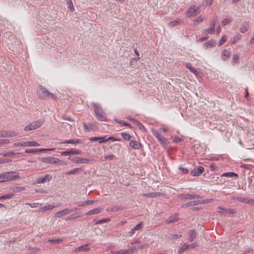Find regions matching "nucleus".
I'll use <instances>...</instances> for the list:
<instances>
[{
    "label": "nucleus",
    "instance_id": "1",
    "mask_svg": "<svg viewBox=\"0 0 254 254\" xmlns=\"http://www.w3.org/2000/svg\"><path fill=\"white\" fill-rule=\"evenodd\" d=\"M91 105L94 108V111L97 120L100 121H106V114L101 108V106L99 104L94 102L92 103Z\"/></svg>",
    "mask_w": 254,
    "mask_h": 254
},
{
    "label": "nucleus",
    "instance_id": "2",
    "mask_svg": "<svg viewBox=\"0 0 254 254\" xmlns=\"http://www.w3.org/2000/svg\"><path fill=\"white\" fill-rule=\"evenodd\" d=\"M39 87L40 92H38L37 95L40 99H45L48 97H51L53 99H56V96L50 93L45 87L41 85Z\"/></svg>",
    "mask_w": 254,
    "mask_h": 254
},
{
    "label": "nucleus",
    "instance_id": "3",
    "mask_svg": "<svg viewBox=\"0 0 254 254\" xmlns=\"http://www.w3.org/2000/svg\"><path fill=\"white\" fill-rule=\"evenodd\" d=\"M44 123V121L42 119H39L36 121H34L27 125L24 128L26 131L36 129L40 127Z\"/></svg>",
    "mask_w": 254,
    "mask_h": 254
},
{
    "label": "nucleus",
    "instance_id": "4",
    "mask_svg": "<svg viewBox=\"0 0 254 254\" xmlns=\"http://www.w3.org/2000/svg\"><path fill=\"white\" fill-rule=\"evenodd\" d=\"M40 146V144L37 142L31 141H21L14 143L13 144V146L14 147H18V146Z\"/></svg>",
    "mask_w": 254,
    "mask_h": 254
},
{
    "label": "nucleus",
    "instance_id": "5",
    "mask_svg": "<svg viewBox=\"0 0 254 254\" xmlns=\"http://www.w3.org/2000/svg\"><path fill=\"white\" fill-rule=\"evenodd\" d=\"M152 132L153 135L157 139L158 141H159L163 146L168 144L167 139L164 136L161 135V133L158 130L152 129Z\"/></svg>",
    "mask_w": 254,
    "mask_h": 254
},
{
    "label": "nucleus",
    "instance_id": "6",
    "mask_svg": "<svg viewBox=\"0 0 254 254\" xmlns=\"http://www.w3.org/2000/svg\"><path fill=\"white\" fill-rule=\"evenodd\" d=\"M68 159L70 160L72 162L75 164H86L89 163L90 162H94V159H89L87 158H81L79 157H75L71 158L70 157Z\"/></svg>",
    "mask_w": 254,
    "mask_h": 254
},
{
    "label": "nucleus",
    "instance_id": "7",
    "mask_svg": "<svg viewBox=\"0 0 254 254\" xmlns=\"http://www.w3.org/2000/svg\"><path fill=\"white\" fill-rule=\"evenodd\" d=\"M5 181H13L19 179L20 176L19 173L17 172L10 171L5 173Z\"/></svg>",
    "mask_w": 254,
    "mask_h": 254
},
{
    "label": "nucleus",
    "instance_id": "8",
    "mask_svg": "<svg viewBox=\"0 0 254 254\" xmlns=\"http://www.w3.org/2000/svg\"><path fill=\"white\" fill-rule=\"evenodd\" d=\"M42 162L47 164H56L61 162L59 159L53 157H41L38 159Z\"/></svg>",
    "mask_w": 254,
    "mask_h": 254
},
{
    "label": "nucleus",
    "instance_id": "9",
    "mask_svg": "<svg viewBox=\"0 0 254 254\" xmlns=\"http://www.w3.org/2000/svg\"><path fill=\"white\" fill-rule=\"evenodd\" d=\"M208 202V200L207 199L202 200H193V201H190L189 202L183 204L182 205V207L185 208V207H190V206H195V205H197L199 204L206 203Z\"/></svg>",
    "mask_w": 254,
    "mask_h": 254
},
{
    "label": "nucleus",
    "instance_id": "10",
    "mask_svg": "<svg viewBox=\"0 0 254 254\" xmlns=\"http://www.w3.org/2000/svg\"><path fill=\"white\" fill-rule=\"evenodd\" d=\"M218 209L219 210L217 211V212L221 214H233L236 213V211L234 209H228L223 208L221 206L218 207Z\"/></svg>",
    "mask_w": 254,
    "mask_h": 254
},
{
    "label": "nucleus",
    "instance_id": "11",
    "mask_svg": "<svg viewBox=\"0 0 254 254\" xmlns=\"http://www.w3.org/2000/svg\"><path fill=\"white\" fill-rule=\"evenodd\" d=\"M73 211V209L65 208L60 211L57 212L55 214V217L60 218L63 216L69 214L70 212Z\"/></svg>",
    "mask_w": 254,
    "mask_h": 254
},
{
    "label": "nucleus",
    "instance_id": "12",
    "mask_svg": "<svg viewBox=\"0 0 254 254\" xmlns=\"http://www.w3.org/2000/svg\"><path fill=\"white\" fill-rule=\"evenodd\" d=\"M204 171V168L201 166L197 167V169H194L190 172V175L192 176H198L201 174Z\"/></svg>",
    "mask_w": 254,
    "mask_h": 254
},
{
    "label": "nucleus",
    "instance_id": "13",
    "mask_svg": "<svg viewBox=\"0 0 254 254\" xmlns=\"http://www.w3.org/2000/svg\"><path fill=\"white\" fill-rule=\"evenodd\" d=\"M52 180V177L50 175L47 174L44 178H39L36 179V183L37 184H44L49 182Z\"/></svg>",
    "mask_w": 254,
    "mask_h": 254
},
{
    "label": "nucleus",
    "instance_id": "14",
    "mask_svg": "<svg viewBox=\"0 0 254 254\" xmlns=\"http://www.w3.org/2000/svg\"><path fill=\"white\" fill-rule=\"evenodd\" d=\"M197 12V9H195V7L193 5H190L187 11H186V16L190 17V16L194 15L195 13Z\"/></svg>",
    "mask_w": 254,
    "mask_h": 254
},
{
    "label": "nucleus",
    "instance_id": "15",
    "mask_svg": "<svg viewBox=\"0 0 254 254\" xmlns=\"http://www.w3.org/2000/svg\"><path fill=\"white\" fill-rule=\"evenodd\" d=\"M90 250V248L88 247V244H85L81 245L75 249L74 251V253H78L80 251H89Z\"/></svg>",
    "mask_w": 254,
    "mask_h": 254
},
{
    "label": "nucleus",
    "instance_id": "16",
    "mask_svg": "<svg viewBox=\"0 0 254 254\" xmlns=\"http://www.w3.org/2000/svg\"><path fill=\"white\" fill-rule=\"evenodd\" d=\"M91 141H98L99 143L106 142V136L92 137L89 138Z\"/></svg>",
    "mask_w": 254,
    "mask_h": 254
},
{
    "label": "nucleus",
    "instance_id": "17",
    "mask_svg": "<svg viewBox=\"0 0 254 254\" xmlns=\"http://www.w3.org/2000/svg\"><path fill=\"white\" fill-rule=\"evenodd\" d=\"M81 213L80 212H76L72 214H71L70 216H69L66 219V221L67 220H73L75 219H77L78 218H79L81 216Z\"/></svg>",
    "mask_w": 254,
    "mask_h": 254
},
{
    "label": "nucleus",
    "instance_id": "18",
    "mask_svg": "<svg viewBox=\"0 0 254 254\" xmlns=\"http://www.w3.org/2000/svg\"><path fill=\"white\" fill-rule=\"evenodd\" d=\"M129 145L130 147H131V148H132L133 149H139L142 146V145L141 143H140L139 142H138L137 141H133V140H131L129 142Z\"/></svg>",
    "mask_w": 254,
    "mask_h": 254
},
{
    "label": "nucleus",
    "instance_id": "19",
    "mask_svg": "<svg viewBox=\"0 0 254 254\" xmlns=\"http://www.w3.org/2000/svg\"><path fill=\"white\" fill-rule=\"evenodd\" d=\"M103 209L101 208H94L93 209H92V210L88 211L86 213V215H91L98 214L100 212H101L103 210Z\"/></svg>",
    "mask_w": 254,
    "mask_h": 254
},
{
    "label": "nucleus",
    "instance_id": "20",
    "mask_svg": "<svg viewBox=\"0 0 254 254\" xmlns=\"http://www.w3.org/2000/svg\"><path fill=\"white\" fill-rule=\"evenodd\" d=\"M200 197V196L199 195L196 194H186L184 195V198L185 199H196Z\"/></svg>",
    "mask_w": 254,
    "mask_h": 254
},
{
    "label": "nucleus",
    "instance_id": "21",
    "mask_svg": "<svg viewBox=\"0 0 254 254\" xmlns=\"http://www.w3.org/2000/svg\"><path fill=\"white\" fill-rule=\"evenodd\" d=\"M196 237V233L194 230H192L190 232L189 241L190 242L193 241Z\"/></svg>",
    "mask_w": 254,
    "mask_h": 254
},
{
    "label": "nucleus",
    "instance_id": "22",
    "mask_svg": "<svg viewBox=\"0 0 254 254\" xmlns=\"http://www.w3.org/2000/svg\"><path fill=\"white\" fill-rule=\"evenodd\" d=\"M230 56V52L227 50H224L222 52V59L223 61L227 60Z\"/></svg>",
    "mask_w": 254,
    "mask_h": 254
},
{
    "label": "nucleus",
    "instance_id": "23",
    "mask_svg": "<svg viewBox=\"0 0 254 254\" xmlns=\"http://www.w3.org/2000/svg\"><path fill=\"white\" fill-rule=\"evenodd\" d=\"M160 194V192H151L148 193H144L142 194V196H145L146 197H156L159 196Z\"/></svg>",
    "mask_w": 254,
    "mask_h": 254
},
{
    "label": "nucleus",
    "instance_id": "24",
    "mask_svg": "<svg viewBox=\"0 0 254 254\" xmlns=\"http://www.w3.org/2000/svg\"><path fill=\"white\" fill-rule=\"evenodd\" d=\"M249 27V25L248 23H244V24H243L241 25V26L240 28V32L242 33H244L246 32L248 30Z\"/></svg>",
    "mask_w": 254,
    "mask_h": 254
},
{
    "label": "nucleus",
    "instance_id": "25",
    "mask_svg": "<svg viewBox=\"0 0 254 254\" xmlns=\"http://www.w3.org/2000/svg\"><path fill=\"white\" fill-rule=\"evenodd\" d=\"M179 219L178 214H175L174 216H170L167 220L168 223H173L177 221Z\"/></svg>",
    "mask_w": 254,
    "mask_h": 254
},
{
    "label": "nucleus",
    "instance_id": "26",
    "mask_svg": "<svg viewBox=\"0 0 254 254\" xmlns=\"http://www.w3.org/2000/svg\"><path fill=\"white\" fill-rule=\"evenodd\" d=\"M56 206L54 205L50 204L48 205H46L43 207H41L40 208L39 211H45L48 210H51L54 208H55Z\"/></svg>",
    "mask_w": 254,
    "mask_h": 254
},
{
    "label": "nucleus",
    "instance_id": "27",
    "mask_svg": "<svg viewBox=\"0 0 254 254\" xmlns=\"http://www.w3.org/2000/svg\"><path fill=\"white\" fill-rule=\"evenodd\" d=\"M21 154V153H15L13 151H10L6 153H4L2 154V156L3 157H12L15 155L19 156V155Z\"/></svg>",
    "mask_w": 254,
    "mask_h": 254
},
{
    "label": "nucleus",
    "instance_id": "28",
    "mask_svg": "<svg viewBox=\"0 0 254 254\" xmlns=\"http://www.w3.org/2000/svg\"><path fill=\"white\" fill-rule=\"evenodd\" d=\"M83 170L82 168H77L73 169V170H71L70 171L67 172L66 173V174L67 175H73L75 174H77L79 173L80 172L82 171Z\"/></svg>",
    "mask_w": 254,
    "mask_h": 254
},
{
    "label": "nucleus",
    "instance_id": "29",
    "mask_svg": "<svg viewBox=\"0 0 254 254\" xmlns=\"http://www.w3.org/2000/svg\"><path fill=\"white\" fill-rule=\"evenodd\" d=\"M247 198L238 197V196H232L231 197V199L234 200H237L244 203H247Z\"/></svg>",
    "mask_w": 254,
    "mask_h": 254
},
{
    "label": "nucleus",
    "instance_id": "30",
    "mask_svg": "<svg viewBox=\"0 0 254 254\" xmlns=\"http://www.w3.org/2000/svg\"><path fill=\"white\" fill-rule=\"evenodd\" d=\"M63 143H69V144H79L81 143L80 140L78 139H69L66 140L62 142Z\"/></svg>",
    "mask_w": 254,
    "mask_h": 254
},
{
    "label": "nucleus",
    "instance_id": "31",
    "mask_svg": "<svg viewBox=\"0 0 254 254\" xmlns=\"http://www.w3.org/2000/svg\"><path fill=\"white\" fill-rule=\"evenodd\" d=\"M186 67L187 68L189 69L190 72H191L192 73H194L196 75L198 73V72L197 71V70H196L194 68H193L191 64L190 63H188L186 64Z\"/></svg>",
    "mask_w": 254,
    "mask_h": 254
},
{
    "label": "nucleus",
    "instance_id": "32",
    "mask_svg": "<svg viewBox=\"0 0 254 254\" xmlns=\"http://www.w3.org/2000/svg\"><path fill=\"white\" fill-rule=\"evenodd\" d=\"M129 251L127 250H121L118 251H111V253L112 254H129Z\"/></svg>",
    "mask_w": 254,
    "mask_h": 254
},
{
    "label": "nucleus",
    "instance_id": "33",
    "mask_svg": "<svg viewBox=\"0 0 254 254\" xmlns=\"http://www.w3.org/2000/svg\"><path fill=\"white\" fill-rule=\"evenodd\" d=\"M95 201H96V200H86L85 201H83V202H81L79 203L78 204V206H84L87 205H90L91 204H93Z\"/></svg>",
    "mask_w": 254,
    "mask_h": 254
},
{
    "label": "nucleus",
    "instance_id": "34",
    "mask_svg": "<svg viewBox=\"0 0 254 254\" xmlns=\"http://www.w3.org/2000/svg\"><path fill=\"white\" fill-rule=\"evenodd\" d=\"M204 19V17L201 16V15H200V16L197 17L195 19H194L193 23L195 25H197L198 23L202 22Z\"/></svg>",
    "mask_w": 254,
    "mask_h": 254
},
{
    "label": "nucleus",
    "instance_id": "35",
    "mask_svg": "<svg viewBox=\"0 0 254 254\" xmlns=\"http://www.w3.org/2000/svg\"><path fill=\"white\" fill-rule=\"evenodd\" d=\"M28 250L30 251L29 253H26V254H35V253L40 251V249L38 248H32L29 247Z\"/></svg>",
    "mask_w": 254,
    "mask_h": 254
},
{
    "label": "nucleus",
    "instance_id": "36",
    "mask_svg": "<svg viewBox=\"0 0 254 254\" xmlns=\"http://www.w3.org/2000/svg\"><path fill=\"white\" fill-rule=\"evenodd\" d=\"M181 19H177L173 21H171L168 24L169 26L173 27L175 26L178 25L181 22Z\"/></svg>",
    "mask_w": 254,
    "mask_h": 254
},
{
    "label": "nucleus",
    "instance_id": "37",
    "mask_svg": "<svg viewBox=\"0 0 254 254\" xmlns=\"http://www.w3.org/2000/svg\"><path fill=\"white\" fill-rule=\"evenodd\" d=\"M231 21H232V19H231V18L229 17V18H225V19L222 20L221 21V24L223 26H225L226 25L230 23Z\"/></svg>",
    "mask_w": 254,
    "mask_h": 254
},
{
    "label": "nucleus",
    "instance_id": "38",
    "mask_svg": "<svg viewBox=\"0 0 254 254\" xmlns=\"http://www.w3.org/2000/svg\"><path fill=\"white\" fill-rule=\"evenodd\" d=\"M215 44V41L214 40L211 39L205 43L206 47H213Z\"/></svg>",
    "mask_w": 254,
    "mask_h": 254
},
{
    "label": "nucleus",
    "instance_id": "39",
    "mask_svg": "<svg viewBox=\"0 0 254 254\" xmlns=\"http://www.w3.org/2000/svg\"><path fill=\"white\" fill-rule=\"evenodd\" d=\"M222 176H225V177L232 178L234 176H238V175L234 173L228 172V173H223V175H222Z\"/></svg>",
    "mask_w": 254,
    "mask_h": 254
},
{
    "label": "nucleus",
    "instance_id": "40",
    "mask_svg": "<svg viewBox=\"0 0 254 254\" xmlns=\"http://www.w3.org/2000/svg\"><path fill=\"white\" fill-rule=\"evenodd\" d=\"M239 56L238 54H234L233 56L232 62L233 64L234 65L235 64H237L239 62Z\"/></svg>",
    "mask_w": 254,
    "mask_h": 254
},
{
    "label": "nucleus",
    "instance_id": "41",
    "mask_svg": "<svg viewBox=\"0 0 254 254\" xmlns=\"http://www.w3.org/2000/svg\"><path fill=\"white\" fill-rule=\"evenodd\" d=\"M63 242V239L60 238L58 239H52L48 240V242H50L54 244H57Z\"/></svg>",
    "mask_w": 254,
    "mask_h": 254
},
{
    "label": "nucleus",
    "instance_id": "42",
    "mask_svg": "<svg viewBox=\"0 0 254 254\" xmlns=\"http://www.w3.org/2000/svg\"><path fill=\"white\" fill-rule=\"evenodd\" d=\"M25 204L30 205V207L32 208H37V207H39V205H40V206L42 205V204H40L38 202L32 203H30L29 202H26L25 203Z\"/></svg>",
    "mask_w": 254,
    "mask_h": 254
},
{
    "label": "nucleus",
    "instance_id": "43",
    "mask_svg": "<svg viewBox=\"0 0 254 254\" xmlns=\"http://www.w3.org/2000/svg\"><path fill=\"white\" fill-rule=\"evenodd\" d=\"M25 190V187H16L13 188V191L14 192H19Z\"/></svg>",
    "mask_w": 254,
    "mask_h": 254
},
{
    "label": "nucleus",
    "instance_id": "44",
    "mask_svg": "<svg viewBox=\"0 0 254 254\" xmlns=\"http://www.w3.org/2000/svg\"><path fill=\"white\" fill-rule=\"evenodd\" d=\"M122 136L124 138L125 140H128L130 139V135L129 133L127 132H122L121 133Z\"/></svg>",
    "mask_w": 254,
    "mask_h": 254
},
{
    "label": "nucleus",
    "instance_id": "45",
    "mask_svg": "<svg viewBox=\"0 0 254 254\" xmlns=\"http://www.w3.org/2000/svg\"><path fill=\"white\" fill-rule=\"evenodd\" d=\"M142 228H143V222H141L133 228L136 231H138V230H140L142 229Z\"/></svg>",
    "mask_w": 254,
    "mask_h": 254
},
{
    "label": "nucleus",
    "instance_id": "46",
    "mask_svg": "<svg viewBox=\"0 0 254 254\" xmlns=\"http://www.w3.org/2000/svg\"><path fill=\"white\" fill-rule=\"evenodd\" d=\"M14 196L13 194H7L5 195H2L0 196V199H9L12 198Z\"/></svg>",
    "mask_w": 254,
    "mask_h": 254
},
{
    "label": "nucleus",
    "instance_id": "47",
    "mask_svg": "<svg viewBox=\"0 0 254 254\" xmlns=\"http://www.w3.org/2000/svg\"><path fill=\"white\" fill-rule=\"evenodd\" d=\"M25 152L26 153H36L38 152V148H37V149L33 148V149H26L25 151Z\"/></svg>",
    "mask_w": 254,
    "mask_h": 254
},
{
    "label": "nucleus",
    "instance_id": "48",
    "mask_svg": "<svg viewBox=\"0 0 254 254\" xmlns=\"http://www.w3.org/2000/svg\"><path fill=\"white\" fill-rule=\"evenodd\" d=\"M121 138H117L113 136H109L108 138L106 137V142H107L109 140H112L113 141H121Z\"/></svg>",
    "mask_w": 254,
    "mask_h": 254
},
{
    "label": "nucleus",
    "instance_id": "49",
    "mask_svg": "<svg viewBox=\"0 0 254 254\" xmlns=\"http://www.w3.org/2000/svg\"><path fill=\"white\" fill-rule=\"evenodd\" d=\"M227 38L225 36H223L222 37L221 39L219 40L218 42V46H221L223 44V43L226 41Z\"/></svg>",
    "mask_w": 254,
    "mask_h": 254
},
{
    "label": "nucleus",
    "instance_id": "50",
    "mask_svg": "<svg viewBox=\"0 0 254 254\" xmlns=\"http://www.w3.org/2000/svg\"><path fill=\"white\" fill-rule=\"evenodd\" d=\"M8 136V132L3 130H0V137H6Z\"/></svg>",
    "mask_w": 254,
    "mask_h": 254
},
{
    "label": "nucleus",
    "instance_id": "51",
    "mask_svg": "<svg viewBox=\"0 0 254 254\" xmlns=\"http://www.w3.org/2000/svg\"><path fill=\"white\" fill-rule=\"evenodd\" d=\"M67 2L68 4V7L69 9L71 11H73L74 10V8L71 0H67Z\"/></svg>",
    "mask_w": 254,
    "mask_h": 254
},
{
    "label": "nucleus",
    "instance_id": "52",
    "mask_svg": "<svg viewBox=\"0 0 254 254\" xmlns=\"http://www.w3.org/2000/svg\"><path fill=\"white\" fill-rule=\"evenodd\" d=\"M173 142L175 143H179L183 141V139L179 136H175L173 140Z\"/></svg>",
    "mask_w": 254,
    "mask_h": 254
},
{
    "label": "nucleus",
    "instance_id": "53",
    "mask_svg": "<svg viewBox=\"0 0 254 254\" xmlns=\"http://www.w3.org/2000/svg\"><path fill=\"white\" fill-rule=\"evenodd\" d=\"M110 220V219H102V220L97 221V222H95V224H102V223H104L108 222Z\"/></svg>",
    "mask_w": 254,
    "mask_h": 254
},
{
    "label": "nucleus",
    "instance_id": "54",
    "mask_svg": "<svg viewBox=\"0 0 254 254\" xmlns=\"http://www.w3.org/2000/svg\"><path fill=\"white\" fill-rule=\"evenodd\" d=\"M179 170H181L182 173H183L185 174H188L189 172L188 169L187 168H184L180 166L179 167Z\"/></svg>",
    "mask_w": 254,
    "mask_h": 254
},
{
    "label": "nucleus",
    "instance_id": "55",
    "mask_svg": "<svg viewBox=\"0 0 254 254\" xmlns=\"http://www.w3.org/2000/svg\"><path fill=\"white\" fill-rule=\"evenodd\" d=\"M115 121L119 124L125 126H129V124L127 122H124L122 121L118 120H115Z\"/></svg>",
    "mask_w": 254,
    "mask_h": 254
},
{
    "label": "nucleus",
    "instance_id": "56",
    "mask_svg": "<svg viewBox=\"0 0 254 254\" xmlns=\"http://www.w3.org/2000/svg\"><path fill=\"white\" fill-rule=\"evenodd\" d=\"M54 150H55L54 148H42V149H38V152H43L47 151H53Z\"/></svg>",
    "mask_w": 254,
    "mask_h": 254
},
{
    "label": "nucleus",
    "instance_id": "57",
    "mask_svg": "<svg viewBox=\"0 0 254 254\" xmlns=\"http://www.w3.org/2000/svg\"><path fill=\"white\" fill-rule=\"evenodd\" d=\"M82 153V151L79 150H70V153L71 154L74 155V154H80Z\"/></svg>",
    "mask_w": 254,
    "mask_h": 254
},
{
    "label": "nucleus",
    "instance_id": "58",
    "mask_svg": "<svg viewBox=\"0 0 254 254\" xmlns=\"http://www.w3.org/2000/svg\"><path fill=\"white\" fill-rule=\"evenodd\" d=\"M215 27H211L206 30V32L208 34H212L214 32Z\"/></svg>",
    "mask_w": 254,
    "mask_h": 254
},
{
    "label": "nucleus",
    "instance_id": "59",
    "mask_svg": "<svg viewBox=\"0 0 254 254\" xmlns=\"http://www.w3.org/2000/svg\"><path fill=\"white\" fill-rule=\"evenodd\" d=\"M137 248L134 247L130 249H128L129 252V254H133L135 251H136Z\"/></svg>",
    "mask_w": 254,
    "mask_h": 254
},
{
    "label": "nucleus",
    "instance_id": "60",
    "mask_svg": "<svg viewBox=\"0 0 254 254\" xmlns=\"http://www.w3.org/2000/svg\"><path fill=\"white\" fill-rule=\"evenodd\" d=\"M18 135V133L15 131H9L8 132V136L7 137H12Z\"/></svg>",
    "mask_w": 254,
    "mask_h": 254
},
{
    "label": "nucleus",
    "instance_id": "61",
    "mask_svg": "<svg viewBox=\"0 0 254 254\" xmlns=\"http://www.w3.org/2000/svg\"><path fill=\"white\" fill-rule=\"evenodd\" d=\"M216 20H217V17L213 18L212 19V20L210 22V26L211 27H215Z\"/></svg>",
    "mask_w": 254,
    "mask_h": 254
},
{
    "label": "nucleus",
    "instance_id": "62",
    "mask_svg": "<svg viewBox=\"0 0 254 254\" xmlns=\"http://www.w3.org/2000/svg\"><path fill=\"white\" fill-rule=\"evenodd\" d=\"M9 142V140L6 139H0V145L7 144Z\"/></svg>",
    "mask_w": 254,
    "mask_h": 254
},
{
    "label": "nucleus",
    "instance_id": "63",
    "mask_svg": "<svg viewBox=\"0 0 254 254\" xmlns=\"http://www.w3.org/2000/svg\"><path fill=\"white\" fill-rule=\"evenodd\" d=\"M182 237L181 235L179 234H174L171 235V239L173 240L177 239L178 238H180Z\"/></svg>",
    "mask_w": 254,
    "mask_h": 254
},
{
    "label": "nucleus",
    "instance_id": "64",
    "mask_svg": "<svg viewBox=\"0 0 254 254\" xmlns=\"http://www.w3.org/2000/svg\"><path fill=\"white\" fill-rule=\"evenodd\" d=\"M189 249V244H187L186 243L184 244L182 247H181V250L182 251H186V250Z\"/></svg>",
    "mask_w": 254,
    "mask_h": 254
}]
</instances>
